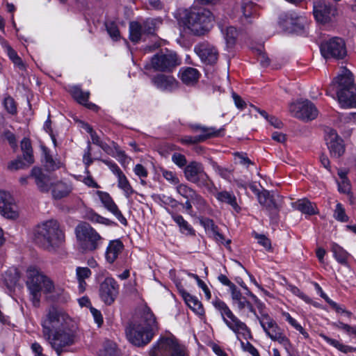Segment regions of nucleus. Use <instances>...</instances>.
<instances>
[{
  "mask_svg": "<svg viewBox=\"0 0 356 356\" xmlns=\"http://www.w3.org/2000/svg\"><path fill=\"white\" fill-rule=\"evenodd\" d=\"M156 327L154 314L149 309H145L140 321L131 323L127 327L126 336L131 344L142 347L151 341L153 330Z\"/></svg>",
  "mask_w": 356,
  "mask_h": 356,
  "instance_id": "obj_2",
  "label": "nucleus"
},
{
  "mask_svg": "<svg viewBox=\"0 0 356 356\" xmlns=\"http://www.w3.org/2000/svg\"><path fill=\"white\" fill-rule=\"evenodd\" d=\"M99 356H120L116 343L111 341H106L103 349L100 350Z\"/></svg>",
  "mask_w": 356,
  "mask_h": 356,
  "instance_id": "obj_43",
  "label": "nucleus"
},
{
  "mask_svg": "<svg viewBox=\"0 0 356 356\" xmlns=\"http://www.w3.org/2000/svg\"><path fill=\"white\" fill-rule=\"evenodd\" d=\"M259 6L251 1H243L241 6L243 15L241 21L243 24H249L253 22V19L258 16Z\"/></svg>",
  "mask_w": 356,
  "mask_h": 356,
  "instance_id": "obj_25",
  "label": "nucleus"
},
{
  "mask_svg": "<svg viewBox=\"0 0 356 356\" xmlns=\"http://www.w3.org/2000/svg\"><path fill=\"white\" fill-rule=\"evenodd\" d=\"M44 161H45V167L49 170H55L56 169L59 168L60 165L59 163H57L54 160L52 156L49 154L47 149H44Z\"/></svg>",
  "mask_w": 356,
  "mask_h": 356,
  "instance_id": "obj_52",
  "label": "nucleus"
},
{
  "mask_svg": "<svg viewBox=\"0 0 356 356\" xmlns=\"http://www.w3.org/2000/svg\"><path fill=\"white\" fill-rule=\"evenodd\" d=\"M286 22L293 26L296 31L304 30L307 20L305 16L297 14L295 12H289L286 14Z\"/></svg>",
  "mask_w": 356,
  "mask_h": 356,
  "instance_id": "obj_32",
  "label": "nucleus"
},
{
  "mask_svg": "<svg viewBox=\"0 0 356 356\" xmlns=\"http://www.w3.org/2000/svg\"><path fill=\"white\" fill-rule=\"evenodd\" d=\"M182 296L187 305L193 309L196 314L202 315L204 310L202 303L195 296H191L190 293L184 292Z\"/></svg>",
  "mask_w": 356,
  "mask_h": 356,
  "instance_id": "obj_33",
  "label": "nucleus"
},
{
  "mask_svg": "<svg viewBox=\"0 0 356 356\" xmlns=\"http://www.w3.org/2000/svg\"><path fill=\"white\" fill-rule=\"evenodd\" d=\"M172 161L180 168H185L188 165L186 156L178 152H175L172 155Z\"/></svg>",
  "mask_w": 356,
  "mask_h": 356,
  "instance_id": "obj_55",
  "label": "nucleus"
},
{
  "mask_svg": "<svg viewBox=\"0 0 356 356\" xmlns=\"http://www.w3.org/2000/svg\"><path fill=\"white\" fill-rule=\"evenodd\" d=\"M3 105L6 110L10 114L17 113V106L14 99L11 97H7L4 99Z\"/></svg>",
  "mask_w": 356,
  "mask_h": 356,
  "instance_id": "obj_56",
  "label": "nucleus"
},
{
  "mask_svg": "<svg viewBox=\"0 0 356 356\" xmlns=\"http://www.w3.org/2000/svg\"><path fill=\"white\" fill-rule=\"evenodd\" d=\"M284 316L286 318V321L301 334H302L305 339L309 338V334L289 313H284Z\"/></svg>",
  "mask_w": 356,
  "mask_h": 356,
  "instance_id": "obj_48",
  "label": "nucleus"
},
{
  "mask_svg": "<svg viewBox=\"0 0 356 356\" xmlns=\"http://www.w3.org/2000/svg\"><path fill=\"white\" fill-rule=\"evenodd\" d=\"M77 280H85L90 277L92 273L88 267H77L76 270Z\"/></svg>",
  "mask_w": 356,
  "mask_h": 356,
  "instance_id": "obj_58",
  "label": "nucleus"
},
{
  "mask_svg": "<svg viewBox=\"0 0 356 356\" xmlns=\"http://www.w3.org/2000/svg\"><path fill=\"white\" fill-rule=\"evenodd\" d=\"M289 111L295 118L305 121L312 120L318 114L315 105L307 99L291 104Z\"/></svg>",
  "mask_w": 356,
  "mask_h": 356,
  "instance_id": "obj_15",
  "label": "nucleus"
},
{
  "mask_svg": "<svg viewBox=\"0 0 356 356\" xmlns=\"http://www.w3.org/2000/svg\"><path fill=\"white\" fill-rule=\"evenodd\" d=\"M191 200L198 209H204L207 204L206 200L196 191L191 198Z\"/></svg>",
  "mask_w": 356,
  "mask_h": 356,
  "instance_id": "obj_59",
  "label": "nucleus"
},
{
  "mask_svg": "<svg viewBox=\"0 0 356 356\" xmlns=\"http://www.w3.org/2000/svg\"><path fill=\"white\" fill-rule=\"evenodd\" d=\"M320 337L322 338L325 342L331 345L332 346L336 348L339 351L344 353H353L356 351V348L344 345L341 343H340L338 340L332 339L325 334H320Z\"/></svg>",
  "mask_w": 356,
  "mask_h": 356,
  "instance_id": "obj_35",
  "label": "nucleus"
},
{
  "mask_svg": "<svg viewBox=\"0 0 356 356\" xmlns=\"http://www.w3.org/2000/svg\"><path fill=\"white\" fill-rule=\"evenodd\" d=\"M0 214L8 219L15 220L19 217L18 207L11 195L0 191Z\"/></svg>",
  "mask_w": 356,
  "mask_h": 356,
  "instance_id": "obj_18",
  "label": "nucleus"
},
{
  "mask_svg": "<svg viewBox=\"0 0 356 356\" xmlns=\"http://www.w3.org/2000/svg\"><path fill=\"white\" fill-rule=\"evenodd\" d=\"M194 50L204 64L213 65L218 59L219 54L217 49L209 44H200L195 47Z\"/></svg>",
  "mask_w": 356,
  "mask_h": 356,
  "instance_id": "obj_20",
  "label": "nucleus"
},
{
  "mask_svg": "<svg viewBox=\"0 0 356 356\" xmlns=\"http://www.w3.org/2000/svg\"><path fill=\"white\" fill-rule=\"evenodd\" d=\"M213 19L210 10L203 8H193L184 11L179 23L194 35H200L211 29Z\"/></svg>",
  "mask_w": 356,
  "mask_h": 356,
  "instance_id": "obj_5",
  "label": "nucleus"
},
{
  "mask_svg": "<svg viewBox=\"0 0 356 356\" xmlns=\"http://www.w3.org/2000/svg\"><path fill=\"white\" fill-rule=\"evenodd\" d=\"M168 213L170 215L172 220L176 222V224L179 226V230L182 234L186 235H194L195 230L192 227V226L183 218L182 216L176 213L173 211L167 210Z\"/></svg>",
  "mask_w": 356,
  "mask_h": 356,
  "instance_id": "obj_31",
  "label": "nucleus"
},
{
  "mask_svg": "<svg viewBox=\"0 0 356 356\" xmlns=\"http://www.w3.org/2000/svg\"><path fill=\"white\" fill-rule=\"evenodd\" d=\"M215 308L219 311L226 325L233 331L237 339L242 335L245 339L251 338L250 329L247 325L236 316L227 304L220 299L213 302Z\"/></svg>",
  "mask_w": 356,
  "mask_h": 356,
  "instance_id": "obj_9",
  "label": "nucleus"
},
{
  "mask_svg": "<svg viewBox=\"0 0 356 356\" xmlns=\"http://www.w3.org/2000/svg\"><path fill=\"white\" fill-rule=\"evenodd\" d=\"M215 308L219 311L226 325L233 331L237 339L242 335L245 339L251 338L250 329L247 325L236 316L227 304L220 299L213 302Z\"/></svg>",
  "mask_w": 356,
  "mask_h": 356,
  "instance_id": "obj_8",
  "label": "nucleus"
},
{
  "mask_svg": "<svg viewBox=\"0 0 356 356\" xmlns=\"http://www.w3.org/2000/svg\"><path fill=\"white\" fill-rule=\"evenodd\" d=\"M134 172L140 179L146 178L148 176L147 170L140 163L135 165Z\"/></svg>",
  "mask_w": 356,
  "mask_h": 356,
  "instance_id": "obj_62",
  "label": "nucleus"
},
{
  "mask_svg": "<svg viewBox=\"0 0 356 356\" xmlns=\"http://www.w3.org/2000/svg\"><path fill=\"white\" fill-rule=\"evenodd\" d=\"M88 219L92 222L109 225L110 220L105 218L96 213H90L88 215Z\"/></svg>",
  "mask_w": 356,
  "mask_h": 356,
  "instance_id": "obj_60",
  "label": "nucleus"
},
{
  "mask_svg": "<svg viewBox=\"0 0 356 356\" xmlns=\"http://www.w3.org/2000/svg\"><path fill=\"white\" fill-rule=\"evenodd\" d=\"M241 343L243 350L249 353L252 356H260L257 349L250 342L245 343L241 341Z\"/></svg>",
  "mask_w": 356,
  "mask_h": 356,
  "instance_id": "obj_61",
  "label": "nucleus"
},
{
  "mask_svg": "<svg viewBox=\"0 0 356 356\" xmlns=\"http://www.w3.org/2000/svg\"><path fill=\"white\" fill-rule=\"evenodd\" d=\"M190 128L193 131H201L202 134L197 135V136L205 137V140L211 138L220 136L221 135V132L224 130L223 129H217L215 127H208L197 124H191Z\"/></svg>",
  "mask_w": 356,
  "mask_h": 356,
  "instance_id": "obj_30",
  "label": "nucleus"
},
{
  "mask_svg": "<svg viewBox=\"0 0 356 356\" xmlns=\"http://www.w3.org/2000/svg\"><path fill=\"white\" fill-rule=\"evenodd\" d=\"M79 248L83 252H94L103 244L104 238L89 223L81 221L74 229Z\"/></svg>",
  "mask_w": 356,
  "mask_h": 356,
  "instance_id": "obj_7",
  "label": "nucleus"
},
{
  "mask_svg": "<svg viewBox=\"0 0 356 356\" xmlns=\"http://www.w3.org/2000/svg\"><path fill=\"white\" fill-rule=\"evenodd\" d=\"M214 170L223 179L231 180L232 176V170L228 168H222L216 163L213 165Z\"/></svg>",
  "mask_w": 356,
  "mask_h": 356,
  "instance_id": "obj_51",
  "label": "nucleus"
},
{
  "mask_svg": "<svg viewBox=\"0 0 356 356\" xmlns=\"http://www.w3.org/2000/svg\"><path fill=\"white\" fill-rule=\"evenodd\" d=\"M162 20L159 18H147L140 23L138 22H131L129 23V39L134 43L140 41L143 35H154Z\"/></svg>",
  "mask_w": 356,
  "mask_h": 356,
  "instance_id": "obj_12",
  "label": "nucleus"
},
{
  "mask_svg": "<svg viewBox=\"0 0 356 356\" xmlns=\"http://www.w3.org/2000/svg\"><path fill=\"white\" fill-rule=\"evenodd\" d=\"M200 223L206 229L211 231L213 232V234L215 235L216 239L218 241H220L222 243H223V241L225 240L224 236L222 234L218 232V228L215 225L213 220L208 218H205L200 220Z\"/></svg>",
  "mask_w": 356,
  "mask_h": 356,
  "instance_id": "obj_40",
  "label": "nucleus"
},
{
  "mask_svg": "<svg viewBox=\"0 0 356 356\" xmlns=\"http://www.w3.org/2000/svg\"><path fill=\"white\" fill-rule=\"evenodd\" d=\"M149 356H189L185 346L174 337L161 339L149 350Z\"/></svg>",
  "mask_w": 356,
  "mask_h": 356,
  "instance_id": "obj_11",
  "label": "nucleus"
},
{
  "mask_svg": "<svg viewBox=\"0 0 356 356\" xmlns=\"http://www.w3.org/2000/svg\"><path fill=\"white\" fill-rule=\"evenodd\" d=\"M118 178V186L123 191L124 195L127 197H129L132 194L135 193V191L131 186L129 180L126 175L122 172L120 175L116 176Z\"/></svg>",
  "mask_w": 356,
  "mask_h": 356,
  "instance_id": "obj_37",
  "label": "nucleus"
},
{
  "mask_svg": "<svg viewBox=\"0 0 356 356\" xmlns=\"http://www.w3.org/2000/svg\"><path fill=\"white\" fill-rule=\"evenodd\" d=\"M294 207L305 214L314 215L317 213L316 205L305 199L295 202Z\"/></svg>",
  "mask_w": 356,
  "mask_h": 356,
  "instance_id": "obj_34",
  "label": "nucleus"
},
{
  "mask_svg": "<svg viewBox=\"0 0 356 356\" xmlns=\"http://www.w3.org/2000/svg\"><path fill=\"white\" fill-rule=\"evenodd\" d=\"M320 48L321 54L325 59H343L347 54L345 42L339 37H333L324 41Z\"/></svg>",
  "mask_w": 356,
  "mask_h": 356,
  "instance_id": "obj_13",
  "label": "nucleus"
},
{
  "mask_svg": "<svg viewBox=\"0 0 356 356\" xmlns=\"http://www.w3.org/2000/svg\"><path fill=\"white\" fill-rule=\"evenodd\" d=\"M1 136L8 140L10 146L15 147L17 145L16 143V138L13 133H12L9 130H5L3 131Z\"/></svg>",
  "mask_w": 356,
  "mask_h": 356,
  "instance_id": "obj_64",
  "label": "nucleus"
},
{
  "mask_svg": "<svg viewBox=\"0 0 356 356\" xmlns=\"http://www.w3.org/2000/svg\"><path fill=\"white\" fill-rule=\"evenodd\" d=\"M65 240V232L56 220H47L34 229L35 243L45 250H54L61 245Z\"/></svg>",
  "mask_w": 356,
  "mask_h": 356,
  "instance_id": "obj_3",
  "label": "nucleus"
},
{
  "mask_svg": "<svg viewBox=\"0 0 356 356\" xmlns=\"http://www.w3.org/2000/svg\"><path fill=\"white\" fill-rule=\"evenodd\" d=\"M205 141V137L185 136L180 139V142L184 145H195Z\"/></svg>",
  "mask_w": 356,
  "mask_h": 356,
  "instance_id": "obj_54",
  "label": "nucleus"
},
{
  "mask_svg": "<svg viewBox=\"0 0 356 356\" xmlns=\"http://www.w3.org/2000/svg\"><path fill=\"white\" fill-rule=\"evenodd\" d=\"M266 334L273 341H276L282 345L288 354H291L293 346L289 339L285 335L284 331L278 324L273 328L270 329Z\"/></svg>",
  "mask_w": 356,
  "mask_h": 356,
  "instance_id": "obj_23",
  "label": "nucleus"
},
{
  "mask_svg": "<svg viewBox=\"0 0 356 356\" xmlns=\"http://www.w3.org/2000/svg\"><path fill=\"white\" fill-rule=\"evenodd\" d=\"M289 288L290 291L296 296L300 297L303 300H305L306 302H310L311 299L309 296L305 295L303 292H302L297 286L293 285H289Z\"/></svg>",
  "mask_w": 356,
  "mask_h": 356,
  "instance_id": "obj_63",
  "label": "nucleus"
},
{
  "mask_svg": "<svg viewBox=\"0 0 356 356\" xmlns=\"http://www.w3.org/2000/svg\"><path fill=\"white\" fill-rule=\"evenodd\" d=\"M184 175L187 181L204 187L210 193L216 191V187L210 177L204 171L203 165L197 161L190 162L184 169Z\"/></svg>",
  "mask_w": 356,
  "mask_h": 356,
  "instance_id": "obj_10",
  "label": "nucleus"
},
{
  "mask_svg": "<svg viewBox=\"0 0 356 356\" xmlns=\"http://www.w3.org/2000/svg\"><path fill=\"white\" fill-rule=\"evenodd\" d=\"M96 194L99 197L104 207L111 213H113L115 218L124 226L127 225V220L122 215V212L118 209L117 204L114 202L113 198L109 193L97 191Z\"/></svg>",
  "mask_w": 356,
  "mask_h": 356,
  "instance_id": "obj_21",
  "label": "nucleus"
},
{
  "mask_svg": "<svg viewBox=\"0 0 356 356\" xmlns=\"http://www.w3.org/2000/svg\"><path fill=\"white\" fill-rule=\"evenodd\" d=\"M21 149L23 152L24 159L29 163L31 164L34 162L33 149L29 138H24L21 142Z\"/></svg>",
  "mask_w": 356,
  "mask_h": 356,
  "instance_id": "obj_38",
  "label": "nucleus"
},
{
  "mask_svg": "<svg viewBox=\"0 0 356 356\" xmlns=\"http://www.w3.org/2000/svg\"><path fill=\"white\" fill-rule=\"evenodd\" d=\"M255 238L258 240V243L262 245L266 250H271V242L268 238L264 234H254Z\"/></svg>",
  "mask_w": 356,
  "mask_h": 356,
  "instance_id": "obj_57",
  "label": "nucleus"
},
{
  "mask_svg": "<svg viewBox=\"0 0 356 356\" xmlns=\"http://www.w3.org/2000/svg\"><path fill=\"white\" fill-rule=\"evenodd\" d=\"M124 249V245L120 239L109 241L105 252V259L111 264H113Z\"/></svg>",
  "mask_w": 356,
  "mask_h": 356,
  "instance_id": "obj_26",
  "label": "nucleus"
},
{
  "mask_svg": "<svg viewBox=\"0 0 356 356\" xmlns=\"http://www.w3.org/2000/svg\"><path fill=\"white\" fill-rule=\"evenodd\" d=\"M235 304L237 305L238 311L241 312L245 309H247L250 312L257 316L256 310L254 308L252 304L249 300H248L245 296H243L241 299H240V300H238Z\"/></svg>",
  "mask_w": 356,
  "mask_h": 356,
  "instance_id": "obj_49",
  "label": "nucleus"
},
{
  "mask_svg": "<svg viewBox=\"0 0 356 356\" xmlns=\"http://www.w3.org/2000/svg\"><path fill=\"white\" fill-rule=\"evenodd\" d=\"M161 172L162 176L171 184L177 186L180 182L175 172L166 169H161Z\"/></svg>",
  "mask_w": 356,
  "mask_h": 356,
  "instance_id": "obj_50",
  "label": "nucleus"
},
{
  "mask_svg": "<svg viewBox=\"0 0 356 356\" xmlns=\"http://www.w3.org/2000/svg\"><path fill=\"white\" fill-rule=\"evenodd\" d=\"M152 83L159 89L163 91L171 92L178 88L179 83L171 75L159 74L152 78Z\"/></svg>",
  "mask_w": 356,
  "mask_h": 356,
  "instance_id": "obj_22",
  "label": "nucleus"
},
{
  "mask_svg": "<svg viewBox=\"0 0 356 356\" xmlns=\"http://www.w3.org/2000/svg\"><path fill=\"white\" fill-rule=\"evenodd\" d=\"M26 286L31 295V300L35 307H39L41 293L59 294L63 289H56L53 281L34 267L27 270Z\"/></svg>",
  "mask_w": 356,
  "mask_h": 356,
  "instance_id": "obj_4",
  "label": "nucleus"
},
{
  "mask_svg": "<svg viewBox=\"0 0 356 356\" xmlns=\"http://www.w3.org/2000/svg\"><path fill=\"white\" fill-rule=\"evenodd\" d=\"M30 177L34 178L35 182L41 192H48L50 189V179L39 168H33Z\"/></svg>",
  "mask_w": 356,
  "mask_h": 356,
  "instance_id": "obj_27",
  "label": "nucleus"
},
{
  "mask_svg": "<svg viewBox=\"0 0 356 356\" xmlns=\"http://www.w3.org/2000/svg\"><path fill=\"white\" fill-rule=\"evenodd\" d=\"M313 13L318 23L326 24L335 17L337 10L330 3L320 0L314 3Z\"/></svg>",
  "mask_w": 356,
  "mask_h": 356,
  "instance_id": "obj_16",
  "label": "nucleus"
},
{
  "mask_svg": "<svg viewBox=\"0 0 356 356\" xmlns=\"http://www.w3.org/2000/svg\"><path fill=\"white\" fill-rule=\"evenodd\" d=\"M7 55L12 60L13 64L21 70L26 69V65L22 58L18 56L15 50H14L10 45L6 47Z\"/></svg>",
  "mask_w": 356,
  "mask_h": 356,
  "instance_id": "obj_45",
  "label": "nucleus"
},
{
  "mask_svg": "<svg viewBox=\"0 0 356 356\" xmlns=\"http://www.w3.org/2000/svg\"><path fill=\"white\" fill-rule=\"evenodd\" d=\"M105 26L107 33L110 37L115 41H118L120 38V33L117 24L113 21L105 22Z\"/></svg>",
  "mask_w": 356,
  "mask_h": 356,
  "instance_id": "obj_47",
  "label": "nucleus"
},
{
  "mask_svg": "<svg viewBox=\"0 0 356 356\" xmlns=\"http://www.w3.org/2000/svg\"><path fill=\"white\" fill-rule=\"evenodd\" d=\"M257 198L259 204L264 207L266 210L273 214L275 217L277 216L280 204L273 194L264 189L261 191V194H258Z\"/></svg>",
  "mask_w": 356,
  "mask_h": 356,
  "instance_id": "obj_24",
  "label": "nucleus"
},
{
  "mask_svg": "<svg viewBox=\"0 0 356 356\" xmlns=\"http://www.w3.org/2000/svg\"><path fill=\"white\" fill-rule=\"evenodd\" d=\"M212 193H215V197L218 202L227 204L236 211H239L240 207L237 203L236 197L232 191H222L218 192L216 190Z\"/></svg>",
  "mask_w": 356,
  "mask_h": 356,
  "instance_id": "obj_28",
  "label": "nucleus"
},
{
  "mask_svg": "<svg viewBox=\"0 0 356 356\" xmlns=\"http://www.w3.org/2000/svg\"><path fill=\"white\" fill-rule=\"evenodd\" d=\"M70 188L65 183L57 182L52 186V195L55 199H61L70 193Z\"/></svg>",
  "mask_w": 356,
  "mask_h": 356,
  "instance_id": "obj_39",
  "label": "nucleus"
},
{
  "mask_svg": "<svg viewBox=\"0 0 356 356\" xmlns=\"http://www.w3.org/2000/svg\"><path fill=\"white\" fill-rule=\"evenodd\" d=\"M200 76V74L199 71L193 67H181L179 70V76L181 80L184 84L188 86L195 83L198 81Z\"/></svg>",
  "mask_w": 356,
  "mask_h": 356,
  "instance_id": "obj_29",
  "label": "nucleus"
},
{
  "mask_svg": "<svg viewBox=\"0 0 356 356\" xmlns=\"http://www.w3.org/2000/svg\"><path fill=\"white\" fill-rule=\"evenodd\" d=\"M176 191L178 194L186 200H191L195 191L186 184H180L176 186Z\"/></svg>",
  "mask_w": 356,
  "mask_h": 356,
  "instance_id": "obj_46",
  "label": "nucleus"
},
{
  "mask_svg": "<svg viewBox=\"0 0 356 356\" xmlns=\"http://www.w3.org/2000/svg\"><path fill=\"white\" fill-rule=\"evenodd\" d=\"M42 326L44 339L58 356L61 355L65 348L74 343L76 332L74 321L63 311L54 307L50 308Z\"/></svg>",
  "mask_w": 356,
  "mask_h": 356,
  "instance_id": "obj_1",
  "label": "nucleus"
},
{
  "mask_svg": "<svg viewBox=\"0 0 356 356\" xmlns=\"http://www.w3.org/2000/svg\"><path fill=\"white\" fill-rule=\"evenodd\" d=\"M119 293V285L113 277H106L100 284L99 296L106 305H112Z\"/></svg>",
  "mask_w": 356,
  "mask_h": 356,
  "instance_id": "obj_17",
  "label": "nucleus"
},
{
  "mask_svg": "<svg viewBox=\"0 0 356 356\" xmlns=\"http://www.w3.org/2000/svg\"><path fill=\"white\" fill-rule=\"evenodd\" d=\"M180 63L176 54L160 52L152 57L150 65L156 71L170 72Z\"/></svg>",
  "mask_w": 356,
  "mask_h": 356,
  "instance_id": "obj_14",
  "label": "nucleus"
},
{
  "mask_svg": "<svg viewBox=\"0 0 356 356\" xmlns=\"http://www.w3.org/2000/svg\"><path fill=\"white\" fill-rule=\"evenodd\" d=\"M332 85L337 86V95L342 106L356 107V86L349 70L343 68L341 74L332 81Z\"/></svg>",
  "mask_w": 356,
  "mask_h": 356,
  "instance_id": "obj_6",
  "label": "nucleus"
},
{
  "mask_svg": "<svg viewBox=\"0 0 356 356\" xmlns=\"http://www.w3.org/2000/svg\"><path fill=\"white\" fill-rule=\"evenodd\" d=\"M70 93L72 97L80 104L83 105L88 100L90 92L83 91L79 86H72L70 88Z\"/></svg>",
  "mask_w": 356,
  "mask_h": 356,
  "instance_id": "obj_41",
  "label": "nucleus"
},
{
  "mask_svg": "<svg viewBox=\"0 0 356 356\" xmlns=\"http://www.w3.org/2000/svg\"><path fill=\"white\" fill-rule=\"evenodd\" d=\"M334 217L336 220L341 222H347L348 220V217L346 214L345 209L341 203L337 204Z\"/></svg>",
  "mask_w": 356,
  "mask_h": 356,
  "instance_id": "obj_53",
  "label": "nucleus"
},
{
  "mask_svg": "<svg viewBox=\"0 0 356 356\" xmlns=\"http://www.w3.org/2000/svg\"><path fill=\"white\" fill-rule=\"evenodd\" d=\"M332 251L334 258L339 263L343 265L347 264L350 254L343 248L334 243L332 245Z\"/></svg>",
  "mask_w": 356,
  "mask_h": 356,
  "instance_id": "obj_42",
  "label": "nucleus"
},
{
  "mask_svg": "<svg viewBox=\"0 0 356 356\" xmlns=\"http://www.w3.org/2000/svg\"><path fill=\"white\" fill-rule=\"evenodd\" d=\"M219 27L221 29V31L224 34V37L226 41V43L228 47H232L236 42V39L238 37V31L236 29L234 26H227L224 31L223 26L219 24Z\"/></svg>",
  "mask_w": 356,
  "mask_h": 356,
  "instance_id": "obj_36",
  "label": "nucleus"
},
{
  "mask_svg": "<svg viewBox=\"0 0 356 356\" xmlns=\"http://www.w3.org/2000/svg\"><path fill=\"white\" fill-rule=\"evenodd\" d=\"M325 131V140L331 156L336 158L340 157L345 152L343 140L337 131L331 128H327Z\"/></svg>",
  "mask_w": 356,
  "mask_h": 356,
  "instance_id": "obj_19",
  "label": "nucleus"
},
{
  "mask_svg": "<svg viewBox=\"0 0 356 356\" xmlns=\"http://www.w3.org/2000/svg\"><path fill=\"white\" fill-rule=\"evenodd\" d=\"M256 317L259 321V323L265 333H266L270 329L273 328V327L277 324L276 321L268 314H261L260 316L257 314Z\"/></svg>",
  "mask_w": 356,
  "mask_h": 356,
  "instance_id": "obj_44",
  "label": "nucleus"
}]
</instances>
